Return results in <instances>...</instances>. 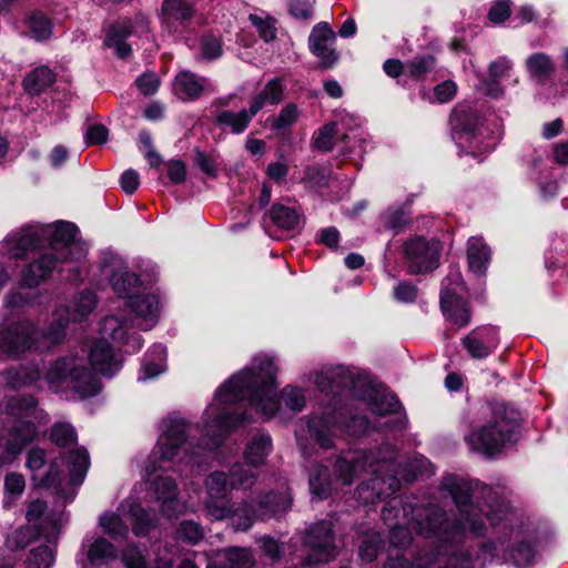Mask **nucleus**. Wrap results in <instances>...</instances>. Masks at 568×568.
I'll return each mask as SVG.
<instances>
[{
    "instance_id": "obj_1",
    "label": "nucleus",
    "mask_w": 568,
    "mask_h": 568,
    "mask_svg": "<svg viewBox=\"0 0 568 568\" xmlns=\"http://www.w3.org/2000/svg\"><path fill=\"white\" fill-rule=\"evenodd\" d=\"M276 366L270 357H256L250 367L227 379L215 393V400L204 413L201 449L217 448L236 427L251 422L246 404L270 419L280 408L276 398Z\"/></svg>"
},
{
    "instance_id": "obj_2",
    "label": "nucleus",
    "mask_w": 568,
    "mask_h": 568,
    "mask_svg": "<svg viewBox=\"0 0 568 568\" xmlns=\"http://www.w3.org/2000/svg\"><path fill=\"white\" fill-rule=\"evenodd\" d=\"M440 489L453 498L459 517L449 523L446 511L436 505L416 507L412 526L424 538H437L442 542H459L466 529L476 536L487 531L486 521L491 526L503 521L508 505L487 485L473 483L455 475L443 478Z\"/></svg>"
},
{
    "instance_id": "obj_3",
    "label": "nucleus",
    "mask_w": 568,
    "mask_h": 568,
    "mask_svg": "<svg viewBox=\"0 0 568 568\" xmlns=\"http://www.w3.org/2000/svg\"><path fill=\"white\" fill-rule=\"evenodd\" d=\"M519 412L499 404L491 409L490 417L478 429L465 435L468 446L486 457L493 458L518 440Z\"/></svg>"
},
{
    "instance_id": "obj_4",
    "label": "nucleus",
    "mask_w": 568,
    "mask_h": 568,
    "mask_svg": "<svg viewBox=\"0 0 568 568\" xmlns=\"http://www.w3.org/2000/svg\"><path fill=\"white\" fill-rule=\"evenodd\" d=\"M45 379L51 387L70 388L80 398L97 395L101 387L98 377L74 355L54 361L45 373Z\"/></svg>"
},
{
    "instance_id": "obj_5",
    "label": "nucleus",
    "mask_w": 568,
    "mask_h": 568,
    "mask_svg": "<svg viewBox=\"0 0 568 568\" xmlns=\"http://www.w3.org/2000/svg\"><path fill=\"white\" fill-rule=\"evenodd\" d=\"M292 506V499L284 493H268L262 496L257 506L244 500L236 507L234 527L245 531L252 527L256 519L266 520L272 517H281Z\"/></svg>"
},
{
    "instance_id": "obj_6",
    "label": "nucleus",
    "mask_w": 568,
    "mask_h": 568,
    "mask_svg": "<svg viewBox=\"0 0 568 568\" xmlns=\"http://www.w3.org/2000/svg\"><path fill=\"white\" fill-rule=\"evenodd\" d=\"M303 545L307 548V554L302 559L304 567L327 564L338 555L333 525L327 520H320L310 526L303 537Z\"/></svg>"
},
{
    "instance_id": "obj_7",
    "label": "nucleus",
    "mask_w": 568,
    "mask_h": 568,
    "mask_svg": "<svg viewBox=\"0 0 568 568\" xmlns=\"http://www.w3.org/2000/svg\"><path fill=\"white\" fill-rule=\"evenodd\" d=\"M394 465L392 458L379 459L369 468L372 477L361 483L355 490L357 500L364 504H374L387 496L395 494L399 487V479L396 475H382L384 470H390Z\"/></svg>"
},
{
    "instance_id": "obj_8",
    "label": "nucleus",
    "mask_w": 568,
    "mask_h": 568,
    "mask_svg": "<svg viewBox=\"0 0 568 568\" xmlns=\"http://www.w3.org/2000/svg\"><path fill=\"white\" fill-rule=\"evenodd\" d=\"M162 434L152 450V470L164 468V463L173 462L186 439L187 424L184 419L168 417L161 424Z\"/></svg>"
},
{
    "instance_id": "obj_9",
    "label": "nucleus",
    "mask_w": 568,
    "mask_h": 568,
    "mask_svg": "<svg viewBox=\"0 0 568 568\" xmlns=\"http://www.w3.org/2000/svg\"><path fill=\"white\" fill-rule=\"evenodd\" d=\"M149 24L148 16L142 12L135 13L132 19L120 18L109 27L104 45L113 49L118 58L126 59L132 53V48L126 42V39L131 36L148 33Z\"/></svg>"
},
{
    "instance_id": "obj_10",
    "label": "nucleus",
    "mask_w": 568,
    "mask_h": 568,
    "mask_svg": "<svg viewBox=\"0 0 568 568\" xmlns=\"http://www.w3.org/2000/svg\"><path fill=\"white\" fill-rule=\"evenodd\" d=\"M43 241L50 248L65 262L77 260L82 255V245L75 241L78 227L70 222H58L54 225H41Z\"/></svg>"
},
{
    "instance_id": "obj_11",
    "label": "nucleus",
    "mask_w": 568,
    "mask_h": 568,
    "mask_svg": "<svg viewBox=\"0 0 568 568\" xmlns=\"http://www.w3.org/2000/svg\"><path fill=\"white\" fill-rule=\"evenodd\" d=\"M38 427L30 420H14L4 427L3 449L0 454V467L13 462L23 449L36 440Z\"/></svg>"
},
{
    "instance_id": "obj_12",
    "label": "nucleus",
    "mask_w": 568,
    "mask_h": 568,
    "mask_svg": "<svg viewBox=\"0 0 568 568\" xmlns=\"http://www.w3.org/2000/svg\"><path fill=\"white\" fill-rule=\"evenodd\" d=\"M207 499L204 505L210 516L216 520L232 518L235 521L236 507L230 501H222L232 489L224 471H214L205 480Z\"/></svg>"
},
{
    "instance_id": "obj_13",
    "label": "nucleus",
    "mask_w": 568,
    "mask_h": 568,
    "mask_svg": "<svg viewBox=\"0 0 568 568\" xmlns=\"http://www.w3.org/2000/svg\"><path fill=\"white\" fill-rule=\"evenodd\" d=\"M404 253L412 274L432 272L438 266L440 248L436 241H427L423 236H416L406 242Z\"/></svg>"
},
{
    "instance_id": "obj_14",
    "label": "nucleus",
    "mask_w": 568,
    "mask_h": 568,
    "mask_svg": "<svg viewBox=\"0 0 568 568\" xmlns=\"http://www.w3.org/2000/svg\"><path fill=\"white\" fill-rule=\"evenodd\" d=\"M196 14L194 3L187 0H163L160 8V23L170 34H181L192 23Z\"/></svg>"
},
{
    "instance_id": "obj_15",
    "label": "nucleus",
    "mask_w": 568,
    "mask_h": 568,
    "mask_svg": "<svg viewBox=\"0 0 568 568\" xmlns=\"http://www.w3.org/2000/svg\"><path fill=\"white\" fill-rule=\"evenodd\" d=\"M34 327L29 321H20L0 327V356L17 358L33 344Z\"/></svg>"
},
{
    "instance_id": "obj_16",
    "label": "nucleus",
    "mask_w": 568,
    "mask_h": 568,
    "mask_svg": "<svg viewBox=\"0 0 568 568\" xmlns=\"http://www.w3.org/2000/svg\"><path fill=\"white\" fill-rule=\"evenodd\" d=\"M335 32L327 22L315 24L308 37V49L320 60L321 69H332L338 61L339 54L334 48Z\"/></svg>"
},
{
    "instance_id": "obj_17",
    "label": "nucleus",
    "mask_w": 568,
    "mask_h": 568,
    "mask_svg": "<svg viewBox=\"0 0 568 568\" xmlns=\"http://www.w3.org/2000/svg\"><path fill=\"white\" fill-rule=\"evenodd\" d=\"M44 243L40 224H28L9 234L2 244L9 258H23Z\"/></svg>"
},
{
    "instance_id": "obj_18",
    "label": "nucleus",
    "mask_w": 568,
    "mask_h": 568,
    "mask_svg": "<svg viewBox=\"0 0 568 568\" xmlns=\"http://www.w3.org/2000/svg\"><path fill=\"white\" fill-rule=\"evenodd\" d=\"M445 281L449 284H462V277L458 273L447 277ZM440 308L444 316L458 327H464L470 322L471 312L468 303L450 288L446 282H444V287L440 292Z\"/></svg>"
},
{
    "instance_id": "obj_19",
    "label": "nucleus",
    "mask_w": 568,
    "mask_h": 568,
    "mask_svg": "<svg viewBox=\"0 0 568 568\" xmlns=\"http://www.w3.org/2000/svg\"><path fill=\"white\" fill-rule=\"evenodd\" d=\"M366 382L365 378L355 377L345 366L324 369L315 378V383L321 390H331L337 394L341 389L349 387L356 397Z\"/></svg>"
},
{
    "instance_id": "obj_20",
    "label": "nucleus",
    "mask_w": 568,
    "mask_h": 568,
    "mask_svg": "<svg viewBox=\"0 0 568 568\" xmlns=\"http://www.w3.org/2000/svg\"><path fill=\"white\" fill-rule=\"evenodd\" d=\"M463 347L474 359L488 357L499 345V332L496 326H478L462 339Z\"/></svg>"
},
{
    "instance_id": "obj_21",
    "label": "nucleus",
    "mask_w": 568,
    "mask_h": 568,
    "mask_svg": "<svg viewBox=\"0 0 568 568\" xmlns=\"http://www.w3.org/2000/svg\"><path fill=\"white\" fill-rule=\"evenodd\" d=\"M377 457L373 452L351 453L339 456L334 464L335 480L345 486H351L354 479L366 467L373 468Z\"/></svg>"
},
{
    "instance_id": "obj_22",
    "label": "nucleus",
    "mask_w": 568,
    "mask_h": 568,
    "mask_svg": "<svg viewBox=\"0 0 568 568\" xmlns=\"http://www.w3.org/2000/svg\"><path fill=\"white\" fill-rule=\"evenodd\" d=\"M357 398L365 400L371 412L378 416L396 414L402 408L396 395L384 388H376L368 382L358 392Z\"/></svg>"
},
{
    "instance_id": "obj_23",
    "label": "nucleus",
    "mask_w": 568,
    "mask_h": 568,
    "mask_svg": "<svg viewBox=\"0 0 568 568\" xmlns=\"http://www.w3.org/2000/svg\"><path fill=\"white\" fill-rule=\"evenodd\" d=\"M92 368L103 376L112 377L122 367V356L104 338L97 341L89 353Z\"/></svg>"
},
{
    "instance_id": "obj_24",
    "label": "nucleus",
    "mask_w": 568,
    "mask_h": 568,
    "mask_svg": "<svg viewBox=\"0 0 568 568\" xmlns=\"http://www.w3.org/2000/svg\"><path fill=\"white\" fill-rule=\"evenodd\" d=\"M103 273L108 276L113 292L120 297L130 300L141 285L139 276L123 265L104 266Z\"/></svg>"
},
{
    "instance_id": "obj_25",
    "label": "nucleus",
    "mask_w": 568,
    "mask_h": 568,
    "mask_svg": "<svg viewBox=\"0 0 568 568\" xmlns=\"http://www.w3.org/2000/svg\"><path fill=\"white\" fill-rule=\"evenodd\" d=\"M255 115L256 113L251 105L248 109H242L237 112L217 109L213 112V123L216 126L229 130L233 134H242Z\"/></svg>"
},
{
    "instance_id": "obj_26",
    "label": "nucleus",
    "mask_w": 568,
    "mask_h": 568,
    "mask_svg": "<svg viewBox=\"0 0 568 568\" xmlns=\"http://www.w3.org/2000/svg\"><path fill=\"white\" fill-rule=\"evenodd\" d=\"M152 486L156 499L161 501V511L166 517L174 516L181 508L176 500L179 490L175 480L171 477L161 476L154 479Z\"/></svg>"
},
{
    "instance_id": "obj_27",
    "label": "nucleus",
    "mask_w": 568,
    "mask_h": 568,
    "mask_svg": "<svg viewBox=\"0 0 568 568\" xmlns=\"http://www.w3.org/2000/svg\"><path fill=\"white\" fill-rule=\"evenodd\" d=\"M60 262L59 257L53 253L42 254L39 258L34 260L22 273V282L28 287H34L41 281L48 278Z\"/></svg>"
},
{
    "instance_id": "obj_28",
    "label": "nucleus",
    "mask_w": 568,
    "mask_h": 568,
    "mask_svg": "<svg viewBox=\"0 0 568 568\" xmlns=\"http://www.w3.org/2000/svg\"><path fill=\"white\" fill-rule=\"evenodd\" d=\"M206 81L205 78L183 70L175 75L173 90L181 100L193 101L202 95Z\"/></svg>"
},
{
    "instance_id": "obj_29",
    "label": "nucleus",
    "mask_w": 568,
    "mask_h": 568,
    "mask_svg": "<svg viewBox=\"0 0 568 568\" xmlns=\"http://www.w3.org/2000/svg\"><path fill=\"white\" fill-rule=\"evenodd\" d=\"M286 84L280 77L270 79L262 90L253 95L250 105L257 114L266 104L277 105L285 98Z\"/></svg>"
},
{
    "instance_id": "obj_30",
    "label": "nucleus",
    "mask_w": 568,
    "mask_h": 568,
    "mask_svg": "<svg viewBox=\"0 0 568 568\" xmlns=\"http://www.w3.org/2000/svg\"><path fill=\"white\" fill-rule=\"evenodd\" d=\"M307 426L312 436L322 448H333L334 429L337 427L335 416H331L328 413L323 416H312L308 419Z\"/></svg>"
},
{
    "instance_id": "obj_31",
    "label": "nucleus",
    "mask_w": 568,
    "mask_h": 568,
    "mask_svg": "<svg viewBox=\"0 0 568 568\" xmlns=\"http://www.w3.org/2000/svg\"><path fill=\"white\" fill-rule=\"evenodd\" d=\"M449 122L459 142L476 138L478 119L470 109H455Z\"/></svg>"
},
{
    "instance_id": "obj_32",
    "label": "nucleus",
    "mask_w": 568,
    "mask_h": 568,
    "mask_svg": "<svg viewBox=\"0 0 568 568\" xmlns=\"http://www.w3.org/2000/svg\"><path fill=\"white\" fill-rule=\"evenodd\" d=\"M130 308L143 320V329L151 328L159 313V298L154 294L133 295L129 300Z\"/></svg>"
},
{
    "instance_id": "obj_33",
    "label": "nucleus",
    "mask_w": 568,
    "mask_h": 568,
    "mask_svg": "<svg viewBox=\"0 0 568 568\" xmlns=\"http://www.w3.org/2000/svg\"><path fill=\"white\" fill-rule=\"evenodd\" d=\"M101 333L104 337H110L114 342L130 344L132 341V351H138L142 346L139 335L129 336L125 324L115 316H106L101 323Z\"/></svg>"
},
{
    "instance_id": "obj_34",
    "label": "nucleus",
    "mask_w": 568,
    "mask_h": 568,
    "mask_svg": "<svg viewBox=\"0 0 568 568\" xmlns=\"http://www.w3.org/2000/svg\"><path fill=\"white\" fill-rule=\"evenodd\" d=\"M166 349L162 344H154L145 354L139 381H148L159 376L165 369Z\"/></svg>"
},
{
    "instance_id": "obj_35",
    "label": "nucleus",
    "mask_w": 568,
    "mask_h": 568,
    "mask_svg": "<svg viewBox=\"0 0 568 568\" xmlns=\"http://www.w3.org/2000/svg\"><path fill=\"white\" fill-rule=\"evenodd\" d=\"M468 265L471 272L484 274L490 260V250L481 237L473 236L467 247Z\"/></svg>"
},
{
    "instance_id": "obj_36",
    "label": "nucleus",
    "mask_w": 568,
    "mask_h": 568,
    "mask_svg": "<svg viewBox=\"0 0 568 568\" xmlns=\"http://www.w3.org/2000/svg\"><path fill=\"white\" fill-rule=\"evenodd\" d=\"M272 450V439L265 433H257L251 437L244 450V458L250 466H257L264 463Z\"/></svg>"
},
{
    "instance_id": "obj_37",
    "label": "nucleus",
    "mask_w": 568,
    "mask_h": 568,
    "mask_svg": "<svg viewBox=\"0 0 568 568\" xmlns=\"http://www.w3.org/2000/svg\"><path fill=\"white\" fill-rule=\"evenodd\" d=\"M55 81V73L47 65H41L27 74L23 80L24 90L32 95L40 94Z\"/></svg>"
},
{
    "instance_id": "obj_38",
    "label": "nucleus",
    "mask_w": 568,
    "mask_h": 568,
    "mask_svg": "<svg viewBox=\"0 0 568 568\" xmlns=\"http://www.w3.org/2000/svg\"><path fill=\"white\" fill-rule=\"evenodd\" d=\"M310 490L321 499L327 498L333 491L329 470L324 465L312 467L308 476Z\"/></svg>"
},
{
    "instance_id": "obj_39",
    "label": "nucleus",
    "mask_w": 568,
    "mask_h": 568,
    "mask_svg": "<svg viewBox=\"0 0 568 568\" xmlns=\"http://www.w3.org/2000/svg\"><path fill=\"white\" fill-rule=\"evenodd\" d=\"M37 405V399L31 395L12 396L7 400L6 414L14 420H27L36 412Z\"/></svg>"
},
{
    "instance_id": "obj_40",
    "label": "nucleus",
    "mask_w": 568,
    "mask_h": 568,
    "mask_svg": "<svg viewBox=\"0 0 568 568\" xmlns=\"http://www.w3.org/2000/svg\"><path fill=\"white\" fill-rule=\"evenodd\" d=\"M87 558L92 566L106 565L116 558V549L106 539L99 537L89 545Z\"/></svg>"
},
{
    "instance_id": "obj_41",
    "label": "nucleus",
    "mask_w": 568,
    "mask_h": 568,
    "mask_svg": "<svg viewBox=\"0 0 568 568\" xmlns=\"http://www.w3.org/2000/svg\"><path fill=\"white\" fill-rule=\"evenodd\" d=\"M70 480L73 485L82 484L90 466L88 450L83 447L75 448L69 455Z\"/></svg>"
},
{
    "instance_id": "obj_42",
    "label": "nucleus",
    "mask_w": 568,
    "mask_h": 568,
    "mask_svg": "<svg viewBox=\"0 0 568 568\" xmlns=\"http://www.w3.org/2000/svg\"><path fill=\"white\" fill-rule=\"evenodd\" d=\"M437 65L435 55L430 53L416 55L406 61V74L416 79L424 80L426 75L432 73Z\"/></svg>"
},
{
    "instance_id": "obj_43",
    "label": "nucleus",
    "mask_w": 568,
    "mask_h": 568,
    "mask_svg": "<svg viewBox=\"0 0 568 568\" xmlns=\"http://www.w3.org/2000/svg\"><path fill=\"white\" fill-rule=\"evenodd\" d=\"M270 217L277 227L283 230H294L300 223V215L296 210L280 203L272 205Z\"/></svg>"
},
{
    "instance_id": "obj_44",
    "label": "nucleus",
    "mask_w": 568,
    "mask_h": 568,
    "mask_svg": "<svg viewBox=\"0 0 568 568\" xmlns=\"http://www.w3.org/2000/svg\"><path fill=\"white\" fill-rule=\"evenodd\" d=\"M6 384L12 389H19L29 385L40 377L38 369H30L24 366L9 368L3 372Z\"/></svg>"
},
{
    "instance_id": "obj_45",
    "label": "nucleus",
    "mask_w": 568,
    "mask_h": 568,
    "mask_svg": "<svg viewBox=\"0 0 568 568\" xmlns=\"http://www.w3.org/2000/svg\"><path fill=\"white\" fill-rule=\"evenodd\" d=\"M257 475L245 464H235L230 470L232 489H250L256 483Z\"/></svg>"
},
{
    "instance_id": "obj_46",
    "label": "nucleus",
    "mask_w": 568,
    "mask_h": 568,
    "mask_svg": "<svg viewBox=\"0 0 568 568\" xmlns=\"http://www.w3.org/2000/svg\"><path fill=\"white\" fill-rule=\"evenodd\" d=\"M337 132V124L328 122L314 132L311 141L313 149L321 152H329L334 149V139Z\"/></svg>"
},
{
    "instance_id": "obj_47",
    "label": "nucleus",
    "mask_w": 568,
    "mask_h": 568,
    "mask_svg": "<svg viewBox=\"0 0 568 568\" xmlns=\"http://www.w3.org/2000/svg\"><path fill=\"white\" fill-rule=\"evenodd\" d=\"M54 552L51 546L42 545L30 550L24 560V568H51Z\"/></svg>"
},
{
    "instance_id": "obj_48",
    "label": "nucleus",
    "mask_w": 568,
    "mask_h": 568,
    "mask_svg": "<svg viewBox=\"0 0 568 568\" xmlns=\"http://www.w3.org/2000/svg\"><path fill=\"white\" fill-rule=\"evenodd\" d=\"M529 73L538 79H546L554 72V63L546 53H534L526 60Z\"/></svg>"
},
{
    "instance_id": "obj_49",
    "label": "nucleus",
    "mask_w": 568,
    "mask_h": 568,
    "mask_svg": "<svg viewBox=\"0 0 568 568\" xmlns=\"http://www.w3.org/2000/svg\"><path fill=\"white\" fill-rule=\"evenodd\" d=\"M30 33L38 41L47 40L52 34V23L50 19L40 11H34L28 17Z\"/></svg>"
},
{
    "instance_id": "obj_50",
    "label": "nucleus",
    "mask_w": 568,
    "mask_h": 568,
    "mask_svg": "<svg viewBox=\"0 0 568 568\" xmlns=\"http://www.w3.org/2000/svg\"><path fill=\"white\" fill-rule=\"evenodd\" d=\"M201 59L212 61L222 57L223 42L221 37L214 34H204L200 39Z\"/></svg>"
},
{
    "instance_id": "obj_51",
    "label": "nucleus",
    "mask_w": 568,
    "mask_h": 568,
    "mask_svg": "<svg viewBox=\"0 0 568 568\" xmlns=\"http://www.w3.org/2000/svg\"><path fill=\"white\" fill-rule=\"evenodd\" d=\"M300 113L297 104L287 103L273 120L271 128L277 132L288 129L297 122Z\"/></svg>"
},
{
    "instance_id": "obj_52",
    "label": "nucleus",
    "mask_w": 568,
    "mask_h": 568,
    "mask_svg": "<svg viewBox=\"0 0 568 568\" xmlns=\"http://www.w3.org/2000/svg\"><path fill=\"white\" fill-rule=\"evenodd\" d=\"M100 525L104 532L113 538L124 537L129 532L128 526L121 517L114 513H106L100 517Z\"/></svg>"
},
{
    "instance_id": "obj_53",
    "label": "nucleus",
    "mask_w": 568,
    "mask_h": 568,
    "mask_svg": "<svg viewBox=\"0 0 568 568\" xmlns=\"http://www.w3.org/2000/svg\"><path fill=\"white\" fill-rule=\"evenodd\" d=\"M223 558L231 568H251L254 565L252 551L246 548L226 549Z\"/></svg>"
},
{
    "instance_id": "obj_54",
    "label": "nucleus",
    "mask_w": 568,
    "mask_h": 568,
    "mask_svg": "<svg viewBox=\"0 0 568 568\" xmlns=\"http://www.w3.org/2000/svg\"><path fill=\"white\" fill-rule=\"evenodd\" d=\"M382 536L378 532H371L365 536L359 546V557L365 562H372L376 559L382 546Z\"/></svg>"
},
{
    "instance_id": "obj_55",
    "label": "nucleus",
    "mask_w": 568,
    "mask_h": 568,
    "mask_svg": "<svg viewBox=\"0 0 568 568\" xmlns=\"http://www.w3.org/2000/svg\"><path fill=\"white\" fill-rule=\"evenodd\" d=\"M50 438L55 445L67 447L77 440V433L71 424L55 423L51 428Z\"/></svg>"
},
{
    "instance_id": "obj_56",
    "label": "nucleus",
    "mask_w": 568,
    "mask_h": 568,
    "mask_svg": "<svg viewBox=\"0 0 568 568\" xmlns=\"http://www.w3.org/2000/svg\"><path fill=\"white\" fill-rule=\"evenodd\" d=\"M36 535L33 527L21 526L8 537L7 542L13 550L23 549L34 539Z\"/></svg>"
},
{
    "instance_id": "obj_57",
    "label": "nucleus",
    "mask_w": 568,
    "mask_h": 568,
    "mask_svg": "<svg viewBox=\"0 0 568 568\" xmlns=\"http://www.w3.org/2000/svg\"><path fill=\"white\" fill-rule=\"evenodd\" d=\"M281 402L293 412H301L305 406L303 390L293 386H286L281 393Z\"/></svg>"
},
{
    "instance_id": "obj_58",
    "label": "nucleus",
    "mask_w": 568,
    "mask_h": 568,
    "mask_svg": "<svg viewBox=\"0 0 568 568\" xmlns=\"http://www.w3.org/2000/svg\"><path fill=\"white\" fill-rule=\"evenodd\" d=\"M178 537L190 544H196L204 537V531L197 523L193 520H184L178 528Z\"/></svg>"
},
{
    "instance_id": "obj_59",
    "label": "nucleus",
    "mask_w": 568,
    "mask_h": 568,
    "mask_svg": "<svg viewBox=\"0 0 568 568\" xmlns=\"http://www.w3.org/2000/svg\"><path fill=\"white\" fill-rule=\"evenodd\" d=\"M250 20L252 24L257 29L260 37L265 41L270 42L276 38L275 20L271 18H261L256 14H251Z\"/></svg>"
},
{
    "instance_id": "obj_60",
    "label": "nucleus",
    "mask_w": 568,
    "mask_h": 568,
    "mask_svg": "<svg viewBox=\"0 0 568 568\" xmlns=\"http://www.w3.org/2000/svg\"><path fill=\"white\" fill-rule=\"evenodd\" d=\"M534 556V547L525 541L518 542L511 551V558L517 567L528 566L529 564H531Z\"/></svg>"
},
{
    "instance_id": "obj_61",
    "label": "nucleus",
    "mask_w": 568,
    "mask_h": 568,
    "mask_svg": "<svg viewBox=\"0 0 568 568\" xmlns=\"http://www.w3.org/2000/svg\"><path fill=\"white\" fill-rule=\"evenodd\" d=\"M6 493L17 498L21 496L26 489V479L22 474L9 473L4 477Z\"/></svg>"
},
{
    "instance_id": "obj_62",
    "label": "nucleus",
    "mask_w": 568,
    "mask_h": 568,
    "mask_svg": "<svg viewBox=\"0 0 568 568\" xmlns=\"http://www.w3.org/2000/svg\"><path fill=\"white\" fill-rule=\"evenodd\" d=\"M122 560L126 568H148L145 557L136 546L126 547Z\"/></svg>"
},
{
    "instance_id": "obj_63",
    "label": "nucleus",
    "mask_w": 568,
    "mask_h": 568,
    "mask_svg": "<svg viewBox=\"0 0 568 568\" xmlns=\"http://www.w3.org/2000/svg\"><path fill=\"white\" fill-rule=\"evenodd\" d=\"M510 69L511 62L507 58H498L496 61H493L489 64V81L494 83H499V81L508 74Z\"/></svg>"
},
{
    "instance_id": "obj_64",
    "label": "nucleus",
    "mask_w": 568,
    "mask_h": 568,
    "mask_svg": "<svg viewBox=\"0 0 568 568\" xmlns=\"http://www.w3.org/2000/svg\"><path fill=\"white\" fill-rule=\"evenodd\" d=\"M388 538L390 545L395 548H405L409 546L413 539L410 531L406 527L398 525L390 528Z\"/></svg>"
}]
</instances>
